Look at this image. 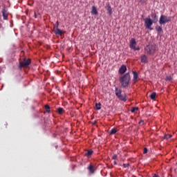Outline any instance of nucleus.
<instances>
[{
    "instance_id": "f257e3e1",
    "label": "nucleus",
    "mask_w": 177,
    "mask_h": 177,
    "mask_svg": "<svg viewBox=\"0 0 177 177\" xmlns=\"http://www.w3.org/2000/svg\"><path fill=\"white\" fill-rule=\"evenodd\" d=\"M119 81L122 88H127L129 85V82H131V75L129 73H125L120 77Z\"/></svg>"
},
{
    "instance_id": "f03ea898",
    "label": "nucleus",
    "mask_w": 177,
    "mask_h": 177,
    "mask_svg": "<svg viewBox=\"0 0 177 177\" xmlns=\"http://www.w3.org/2000/svg\"><path fill=\"white\" fill-rule=\"evenodd\" d=\"M30 64H31V59H26V58H24V60L19 63L18 68H19V70H21L23 67H28Z\"/></svg>"
},
{
    "instance_id": "7ed1b4c3",
    "label": "nucleus",
    "mask_w": 177,
    "mask_h": 177,
    "mask_svg": "<svg viewBox=\"0 0 177 177\" xmlns=\"http://www.w3.org/2000/svg\"><path fill=\"white\" fill-rule=\"evenodd\" d=\"M144 21L146 28L150 30L151 31L153 30V28L151 26H153V23H154V21L150 18H145Z\"/></svg>"
},
{
    "instance_id": "20e7f679",
    "label": "nucleus",
    "mask_w": 177,
    "mask_h": 177,
    "mask_svg": "<svg viewBox=\"0 0 177 177\" xmlns=\"http://www.w3.org/2000/svg\"><path fill=\"white\" fill-rule=\"evenodd\" d=\"M171 21V17H167L164 15H161L159 19V24L162 26V24H166V23H169Z\"/></svg>"
},
{
    "instance_id": "39448f33",
    "label": "nucleus",
    "mask_w": 177,
    "mask_h": 177,
    "mask_svg": "<svg viewBox=\"0 0 177 177\" xmlns=\"http://www.w3.org/2000/svg\"><path fill=\"white\" fill-rule=\"evenodd\" d=\"M145 50L148 55H153V53L156 52V46L154 45L147 46L145 48Z\"/></svg>"
},
{
    "instance_id": "423d86ee",
    "label": "nucleus",
    "mask_w": 177,
    "mask_h": 177,
    "mask_svg": "<svg viewBox=\"0 0 177 177\" xmlns=\"http://www.w3.org/2000/svg\"><path fill=\"white\" fill-rule=\"evenodd\" d=\"M130 48L131 49H133V50H140V48H139V47L136 48V40H135L134 38H132L130 40Z\"/></svg>"
},
{
    "instance_id": "0eeeda50",
    "label": "nucleus",
    "mask_w": 177,
    "mask_h": 177,
    "mask_svg": "<svg viewBox=\"0 0 177 177\" xmlns=\"http://www.w3.org/2000/svg\"><path fill=\"white\" fill-rule=\"evenodd\" d=\"M105 9L109 16H111V15H113V9L111 8V6H110V3H106Z\"/></svg>"
},
{
    "instance_id": "6e6552de",
    "label": "nucleus",
    "mask_w": 177,
    "mask_h": 177,
    "mask_svg": "<svg viewBox=\"0 0 177 177\" xmlns=\"http://www.w3.org/2000/svg\"><path fill=\"white\" fill-rule=\"evenodd\" d=\"M133 84H136V82H138V79L139 78V75L138 74V73L133 71Z\"/></svg>"
},
{
    "instance_id": "1a4fd4ad",
    "label": "nucleus",
    "mask_w": 177,
    "mask_h": 177,
    "mask_svg": "<svg viewBox=\"0 0 177 177\" xmlns=\"http://www.w3.org/2000/svg\"><path fill=\"white\" fill-rule=\"evenodd\" d=\"M53 32L55 35H60V37L63 35V30L59 28L53 29Z\"/></svg>"
},
{
    "instance_id": "9d476101",
    "label": "nucleus",
    "mask_w": 177,
    "mask_h": 177,
    "mask_svg": "<svg viewBox=\"0 0 177 177\" xmlns=\"http://www.w3.org/2000/svg\"><path fill=\"white\" fill-rule=\"evenodd\" d=\"M1 12H2L3 20H8V10H6V8H3L1 10Z\"/></svg>"
},
{
    "instance_id": "9b49d317",
    "label": "nucleus",
    "mask_w": 177,
    "mask_h": 177,
    "mask_svg": "<svg viewBox=\"0 0 177 177\" xmlns=\"http://www.w3.org/2000/svg\"><path fill=\"white\" fill-rule=\"evenodd\" d=\"M127 71V66L122 65L119 69V73L124 74Z\"/></svg>"
},
{
    "instance_id": "f8f14e48",
    "label": "nucleus",
    "mask_w": 177,
    "mask_h": 177,
    "mask_svg": "<svg viewBox=\"0 0 177 177\" xmlns=\"http://www.w3.org/2000/svg\"><path fill=\"white\" fill-rule=\"evenodd\" d=\"M151 16V18L153 19L152 21H153V23H157L158 21V17L156 13H152Z\"/></svg>"
},
{
    "instance_id": "ddd939ff",
    "label": "nucleus",
    "mask_w": 177,
    "mask_h": 177,
    "mask_svg": "<svg viewBox=\"0 0 177 177\" xmlns=\"http://www.w3.org/2000/svg\"><path fill=\"white\" fill-rule=\"evenodd\" d=\"M122 92V90L119 89L118 87L115 88V96H117V97H118L120 95H121Z\"/></svg>"
},
{
    "instance_id": "4468645a",
    "label": "nucleus",
    "mask_w": 177,
    "mask_h": 177,
    "mask_svg": "<svg viewBox=\"0 0 177 177\" xmlns=\"http://www.w3.org/2000/svg\"><path fill=\"white\" fill-rule=\"evenodd\" d=\"M92 154H93V151H92V149H90V150H88L84 153V156H86V157H88V158H90V157H92Z\"/></svg>"
},
{
    "instance_id": "2eb2a0df",
    "label": "nucleus",
    "mask_w": 177,
    "mask_h": 177,
    "mask_svg": "<svg viewBox=\"0 0 177 177\" xmlns=\"http://www.w3.org/2000/svg\"><path fill=\"white\" fill-rule=\"evenodd\" d=\"M119 100H122V102H127V95H122V94H120V95H119L118 97Z\"/></svg>"
},
{
    "instance_id": "dca6fc26",
    "label": "nucleus",
    "mask_w": 177,
    "mask_h": 177,
    "mask_svg": "<svg viewBox=\"0 0 177 177\" xmlns=\"http://www.w3.org/2000/svg\"><path fill=\"white\" fill-rule=\"evenodd\" d=\"M88 171H90L91 174H95V167L93 165H90L88 167Z\"/></svg>"
},
{
    "instance_id": "f3484780",
    "label": "nucleus",
    "mask_w": 177,
    "mask_h": 177,
    "mask_svg": "<svg viewBox=\"0 0 177 177\" xmlns=\"http://www.w3.org/2000/svg\"><path fill=\"white\" fill-rule=\"evenodd\" d=\"M147 56L142 55L141 56V63H147Z\"/></svg>"
},
{
    "instance_id": "a211bd4d",
    "label": "nucleus",
    "mask_w": 177,
    "mask_h": 177,
    "mask_svg": "<svg viewBox=\"0 0 177 177\" xmlns=\"http://www.w3.org/2000/svg\"><path fill=\"white\" fill-rule=\"evenodd\" d=\"M156 30L157 31V32H158V34H160V32H162V28L158 25H157L156 26Z\"/></svg>"
},
{
    "instance_id": "6ab92c4d",
    "label": "nucleus",
    "mask_w": 177,
    "mask_h": 177,
    "mask_svg": "<svg viewBox=\"0 0 177 177\" xmlns=\"http://www.w3.org/2000/svg\"><path fill=\"white\" fill-rule=\"evenodd\" d=\"M117 133V128H113L109 131L110 135H115Z\"/></svg>"
},
{
    "instance_id": "aec40b11",
    "label": "nucleus",
    "mask_w": 177,
    "mask_h": 177,
    "mask_svg": "<svg viewBox=\"0 0 177 177\" xmlns=\"http://www.w3.org/2000/svg\"><path fill=\"white\" fill-rule=\"evenodd\" d=\"M91 14L92 15H97V10L96 9V7H95V6L92 7Z\"/></svg>"
},
{
    "instance_id": "412c9836",
    "label": "nucleus",
    "mask_w": 177,
    "mask_h": 177,
    "mask_svg": "<svg viewBox=\"0 0 177 177\" xmlns=\"http://www.w3.org/2000/svg\"><path fill=\"white\" fill-rule=\"evenodd\" d=\"M44 109L46 113H50V106L49 105H45Z\"/></svg>"
},
{
    "instance_id": "4be33fe9",
    "label": "nucleus",
    "mask_w": 177,
    "mask_h": 177,
    "mask_svg": "<svg viewBox=\"0 0 177 177\" xmlns=\"http://www.w3.org/2000/svg\"><path fill=\"white\" fill-rule=\"evenodd\" d=\"M150 98L151 99V100H154L156 99V93L153 92L151 95H150Z\"/></svg>"
},
{
    "instance_id": "5701e85b",
    "label": "nucleus",
    "mask_w": 177,
    "mask_h": 177,
    "mask_svg": "<svg viewBox=\"0 0 177 177\" xmlns=\"http://www.w3.org/2000/svg\"><path fill=\"white\" fill-rule=\"evenodd\" d=\"M57 111L58 114H62L64 111V109H63V108H58L57 109Z\"/></svg>"
},
{
    "instance_id": "b1692460",
    "label": "nucleus",
    "mask_w": 177,
    "mask_h": 177,
    "mask_svg": "<svg viewBox=\"0 0 177 177\" xmlns=\"http://www.w3.org/2000/svg\"><path fill=\"white\" fill-rule=\"evenodd\" d=\"M171 138H172V135L171 134H165V136H164V139H171Z\"/></svg>"
},
{
    "instance_id": "393cba45",
    "label": "nucleus",
    "mask_w": 177,
    "mask_h": 177,
    "mask_svg": "<svg viewBox=\"0 0 177 177\" xmlns=\"http://www.w3.org/2000/svg\"><path fill=\"white\" fill-rule=\"evenodd\" d=\"M100 106H102V104H100V103L95 104L96 110H100V109H101Z\"/></svg>"
},
{
    "instance_id": "a878e982",
    "label": "nucleus",
    "mask_w": 177,
    "mask_h": 177,
    "mask_svg": "<svg viewBox=\"0 0 177 177\" xmlns=\"http://www.w3.org/2000/svg\"><path fill=\"white\" fill-rule=\"evenodd\" d=\"M138 110H139V108H138V107H133V108L131 110V113H135L136 111H138Z\"/></svg>"
},
{
    "instance_id": "bb28decb",
    "label": "nucleus",
    "mask_w": 177,
    "mask_h": 177,
    "mask_svg": "<svg viewBox=\"0 0 177 177\" xmlns=\"http://www.w3.org/2000/svg\"><path fill=\"white\" fill-rule=\"evenodd\" d=\"M56 28H59V21H57L56 24L54 26V30H56Z\"/></svg>"
},
{
    "instance_id": "cd10ccee",
    "label": "nucleus",
    "mask_w": 177,
    "mask_h": 177,
    "mask_svg": "<svg viewBox=\"0 0 177 177\" xmlns=\"http://www.w3.org/2000/svg\"><path fill=\"white\" fill-rule=\"evenodd\" d=\"M117 155L116 154H113V156H112V159L113 160H117Z\"/></svg>"
},
{
    "instance_id": "c85d7f7f",
    "label": "nucleus",
    "mask_w": 177,
    "mask_h": 177,
    "mask_svg": "<svg viewBox=\"0 0 177 177\" xmlns=\"http://www.w3.org/2000/svg\"><path fill=\"white\" fill-rule=\"evenodd\" d=\"M123 167L124 168H128V167H129V164H123Z\"/></svg>"
},
{
    "instance_id": "c756f323",
    "label": "nucleus",
    "mask_w": 177,
    "mask_h": 177,
    "mask_svg": "<svg viewBox=\"0 0 177 177\" xmlns=\"http://www.w3.org/2000/svg\"><path fill=\"white\" fill-rule=\"evenodd\" d=\"M171 80H172V77H171V76L167 77V81H171Z\"/></svg>"
},
{
    "instance_id": "7c9ffc66",
    "label": "nucleus",
    "mask_w": 177,
    "mask_h": 177,
    "mask_svg": "<svg viewBox=\"0 0 177 177\" xmlns=\"http://www.w3.org/2000/svg\"><path fill=\"white\" fill-rule=\"evenodd\" d=\"M147 153V148H144V154H146Z\"/></svg>"
},
{
    "instance_id": "2f4dec72",
    "label": "nucleus",
    "mask_w": 177,
    "mask_h": 177,
    "mask_svg": "<svg viewBox=\"0 0 177 177\" xmlns=\"http://www.w3.org/2000/svg\"><path fill=\"white\" fill-rule=\"evenodd\" d=\"M152 177H160V176L157 174H153Z\"/></svg>"
},
{
    "instance_id": "473e14b6",
    "label": "nucleus",
    "mask_w": 177,
    "mask_h": 177,
    "mask_svg": "<svg viewBox=\"0 0 177 177\" xmlns=\"http://www.w3.org/2000/svg\"><path fill=\"white\" fill-rule=\"evenodd\" d=\"M95 124H96V121L92 122V125H95Z\"/></svg>"
},
{
    "instance_id": "72a5a7b5",
    "label": "nucleus",
    "mask_w": 177,
    "mask_h": 177,
    "mask_svg": "<svg viewBox=\"0 0 177 177\" xmlns=\"http://www.w3.org/2000/svg\"><path fill=\"white\" fill-rule=\"evenodd\" d=\"M115 165H117V162L114 161Z\"/></svg>"
},
{
    "instance_id": "f704fd0d",
    "label": "nucleus",
    "mask_w": 177,
    "mask_h": 177,
    "mask_svg": "<svg viewBox=\"0 0 177 177\" xmlns=\"http://www.w3.org/2000/svg\"><path fill=\"white\" fill-rule=\"evenodd\" d=\"M35 17L37 18V14L36 13H35Z\"/></svg>"
},
{
    "instance_id": "c9c22d12",
    "label": "nucleus",
    "mask_w": 177,
    "mask_h": 177,
    "mask_svg": "<svg viewBox=\"0 0 177 177\" xmlns=\"http://www.w3.org/2000/svg\"><path fill=\"white\" fill-rule=\"evenodd\" d=\"M141 122H143V120H141V121L139 122V124H140Z\"/></svg>"
}]
</instances>
